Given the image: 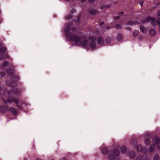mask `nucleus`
<instances>
[{
	"label": "nucleus",
	"mask_w": 160,
	"mask_h": 160,
	"mask_svg": "<svg viewBox=\"0 0 160 160\" xmlns=\"http://www.w3.org/2000/svg\"><path fill=\"white\" fill-rule=\"evenodd\" d=\"M102 37H101V36L99 37L98 38V40H97L98 43L99 44H102Z\"/></svg>",
	"instance_id": "aec40b11"
},
{
	"label": "nucleus",
	"mask_w": 160,
	"mask_h": 160,
	"mask_svg": "<svg viewBox=\"0 0 160 160\" xmlns=\"http://www.w3.org/2000/svg\"><path fill=\"white\" fill-rule=\"evenodd\" d=\"M62 160H67V159L66 158L63 157L62 158Z\"/></svg>",
	"instance_id": "c03bdc74"
},
{
	"label": "nucleus",
	"mask_w": 160,
	"mask_h": 160,
	"mask_svg": "<svg viewBox=\"0 0 160 160\" xmlns=\"http://www.w3.org/2000/svg\"><path fill=\"white\" fill-rule=\"evenodd\" d=\"M159 156L158 154H156L153 159V160H158Z\"/></svg>",
	"instance_id": "a878e982"
},
{
	"label": "nucleus",
	"mask_w": 160,
	"mask_h": 160,
	"mask_svg": "<svg viewBox=\"0 0 160 160\" xmlns=\"http://www.w3.org/2000/svg\"><path fill=\"white\" fill-rule=\"evenodd\" d=\"M72 18V17L71 15H69V16H68L67 17V18L68 19H70V18Z\"/></svg>",
	"instance_id": "ea45409f"
},
{
	"label": "nucleus",
	"mask_w": 160,
	"mask_h": 160,
	"mask_svg": "<svg viewBox=\"0 0 160 160\" xmlns=\"http://www.w3.org/2000/svg\"><path fill=\"white\" fill-rule=\"evenodd\" d=\"M20 92V91L17 89H11L10 91L8 92L9 96L5 100L6 101H8L9 99H12V98H13L14 97V95H18Z\"/></svg>",
	"instance_id": "7ed1b4c3"
},
{
	"label": "nucleus",
	"mask_w": 160,
	"mask_h": 160,
	"mask_svg": "<svg viewBox=\"0 0 160 160\" xmlns=\"http://www.w3.org/2000/svg\"><path fill=\"white\" fill-rule=\"evenodd\" d=\"M2 18H0V24L2 23Z\"/></svg>",
	"instance_id": "49530a36"
},
{
	"label": "nucleus",
	"mask_w": 160,
	"mask_h": 160,
	"mask_svg": "<svg viewBox=\"0 0 160 160\" xmlns=\"http://www.w3.org/2000/svg\"><path fill=\"white\" fill-rule=\"evenodd\" d=\"M3 44L2 43H0V52L4 53L6 51L7 48L5 47H2Z\"/></svg>",
	"instance_id": "9b49d317"
},
{
	"label": "nucleus",
	"mask_w": 160,
	"mask_h": 160,
	"mask_svg": "<svg viewBox=\"0 0 160 160\" xmlns=\"http://www.w3.org/2000/svg\"><path fill=\"white\" fill-rule=\"evenodd\" d=\"M120 154L119 149H115L114 150V153L110 154L109 155V159L111 160H113L115 159L116 157H118Z\"/></svg>",
	"instance_id": "39448f33"
},
{
	"label": "nucleus",
	"mask_w": 160,
	"mask_h": 160,
	"mask_svg": "<svg viewBox=\"0 0 160 160\" xmlns=\"http://www.w3.org/2000/svg\"><path fill=\"white\" fill-rule=\"evenodd\" d=\"M157 14L158 17L160 16V10H158L157 11Z\"/></svg>",
	"instance_id": "f704fd0d"
},
{
	"label": "nucleus",
	"mask_w": 160,
	"mask_h": 160,
	"mask_svg": "<svg viewBox=\"0 0 160 160\" xmlns=\"http://www.w3.org/2000/svg\"><path fill=\"white\" fill-rule=\"evenodd\" d=\"M0 77H4L5 75V74L4 72H2L0 73Z\"/></svg>",
	"instance_id": "72a5a7b5"
},
{
	"label": "nucleus",
	"mask_w": 160,
	"mask_h": 160,
	"mask_svg": "<svg viewBox=\"0 0 160 160\" xmlns=\"http://www.w3.org/2000/svg\"><path fill=\"white\" fill-rule=\"evenodd\" d=\"M145 160H149V159H146Z\"/></svg>",
	"instance_id": "864d4df0"
},
{
	"label": "nucleus",
	"mask_w": 160,
	"mask_h": 160,
	"mask_svg": "<svg viewBox=\"0 0 160 160\" xmlns=\"http://www.w3.org/2000/svg\"><path fill=\"white\" fill-rule=\"evenodd\" d=\"M130 157L131 158H133L135 156V152L134 151H131L130 152Z\"/></svg>",
	"instance_id": "dca6fc26"
},
{
	"label": "nucleus",
	"mask_w": 160,
	"mask_h": 160,
	"mask_svg": "<svg viewBox=\"0 0 160 160\" xmlns=\"http://www.w3.org/2000/svg\"><path fill=\"white\" fill-rule=\"evenodd\" d=\"M2 88L0 86V92L1 91H2Z\"/></svg>",
	"instance_id": "de8ad7c7"
},
{
	"label": "nucleus",
	"mask_w": 160,
	"mask_h": 160,
	"mask_svg": "<svg viewBox=\"0 0 160 160\" xmlns=\"http://www.w3.org/2000/svg\"><path fill=\"white\" fill-rule=\"evenodd\" d=\"M11 112L13 114L16 115L18 113L16 109L13 107H11L10 109Z\"/></svg>",
	"instance_id": "ddd939ff"
},
{
	"label": "nucleus",
	"mask_w": 160,
	"mask_h": 160,
	"mask_svg": "<svg viewBox=\"0 0 160 160\" xmlns=\"http://www.w3.org/2000/svg\"><path fill=\"white\" fill-rule=\"evenodd\" d=\"M111 6V4H108V5H103L101 7H100V8L102 9H103L104 8H110Z\"/></svg>",
	"instance_id": "412c9836"
},
{
	"label": "nucleus",
	"mask_w": 160,
	"mask_h": 160,
	"mask_svg": "<svg viewBox=\"0 0 160 160\" xmlns=\"http://www.w3.org/2000/svg\"><path fill=\"white\" fill-rule=\"evenodd\" d=\"M143 158V156L140 155L137 158L136 160H141Z\"/></svg>",
	"instance_id": "c756f323"
},
{
	"label": "nucleus",
	"mask_w": 160,
	"mask_h": 160,
	"mask_svg": "<svg viewBox=\"0 0 160 160\" xmlns=\"http://www.w3.org/2000/svg\"><path fill=\"white\" fill-rule=\"evenodd\" d=\"M142 148L141 145L138 144L137 146V150L138 152H141L142 150Z\"/></svg>",
	"instance_id": "f3484780"
},
{
	"label": "nucleus",
	"mask_w": 160,
	"mask_h": 160,
	"mask_svg": "<svg viewBox=\"0 0 160 160\" xmlns=\"http://www.w3.org/2000/svg\"><path fill=\"white\" fill-rule=\"evenodd\" d=\"M7 70H12V69H7Z\"/></svg>",
	"instance_id": "8fccbe9b"
},
{
	"label": "nucleus",
	"mask_w": 160,
	"mask_h": 160,
	"mask_svg": "<svg viewBox=\"0 0 160 160\" xmlns=\"http://www.w3.org/2000/svg\"><path fill=\"white\" fill-rule=\"evenodd\" d=\"M126 29L129 31H131V29L130 27H127L126 28Z\"/></svg>",
	"instance_id": "e433bc0d"
},
{
	"label": "nucleus",
	"mask_w": 160,
	"mask_h": 160,
	"mask_svg": "<svg viewBox=\"0 0 160 160\" xmlns=\"http://www.w3.org/2000/svg\"><path fill=\"white\" fill-rule=\"evenodd\" d=\"M88 0L93 3H94V0Z\"/></svg>",
	"instance_id": "a19ab883"
},
{
	"label": "nucleus",
	"mask_w": 160,
	"mask_h": 160,
	"mask_svg": "<svg viewBox=\"0 0 160 160\" xmlns=\"http://www.w3.org/2000/svg\"><path fill=\"white\" fill-rule=\"evenodd\" d=\"M120 18V16H118L117 17H115L114 19H119Z\"/></svg>",
	"instance_id": "4c0bfd02"
},
{
	"label": "nucleus",
	"mask_w": 160,
	"mask_h": 160,
	"mask_svg": "<svg viewBox=\"0 0 160 160\" xmlns=\"http://www.w3.org/2000/svg\"><path fill=\"white\" fill-rule=\"evenodd\" d=\"M65 1H69L70 0H65Z\"/></svg>",
	"instance_id": "3c124183"
},
{
	"label": "nucleus",
	"mask_w": 160,
	"mask_h": 160,
	"mask_svg": "<svg viewBox=\"0 0 160 160\" xmlns=\"http://www.w3.org/2000/svg\"><path fill=\"white\" fill-rule=\"evenodd\" d=\"M0 110L3 113H4L6 112V110L5 108L3 107H1Z\"/></svg>",
	"instance_id": "cd10ccee"
},
{
	"label": "nucleus",
	"mask_w": 160,
	"mask_h": 160,
	"mask_svg": "<svg viewBox=\"0 0 160 160\" xmlns=\"http://www.w3.org/2000/svg\"><path fill=\"white\" fill-rule=\"evenodd\" d=\"M111 28V27H109V26H108V27H106V29H110V28Z\"/></svg>",
	"instance_id": "37998d69"
},
{
	"label": "nucleus",
	"mask_w": 160,
	"mask_h": 160,
	"mask_svg": "<svg viewBox=\"0 0 160 160\" xmlns=\"http://www.w3.org/2000/svg\"><path fill=\"white\" fill-rule=\"evenodd\" d=\"M106 41L107 43H110L111 41V39L110 38V37H107L106 38Z\"/></svg>",
	"instance_id": "393cba45"
},
{
	"label": "nucleus",
	"mask_w": 160,
	"mask_h": 160,
	"mask_svg": "<svg viewBox=\"0 0 160 160\" xmlns=\"http://www.w3.org/2000/svg\"><path fill=\"white\" fill-rule=\"evenodd\" d=\"M150 21L151 22V24L153 26H156L157 24H158L159 26V30L160 32V22L159 21H155V18H152L150 16H148L146 17L145 19L143 20L142 21V23H148Z\"/></svg>",
	"instance_id": "f03ea898"
},
{
	"label": "nucleus",
	"mask_w": 160,
	"mask_h": 160,
	"mask_svg": "<svg viewBox=\"0 0 160 160\" xmlns=\"http://www.w3.org/2000/svg\"><path fill=\"white\" fill-rule=\"evenodd\" d=\"M135 24V22L134 23H133L132 21H130V22H128L126 24V25H129L132 26V25L133 24Z\"/></svg>",
	"instance_id": "7c9ffc66"
},
{
	"label": "nucleus",
	"mask_w": 160,
	"mask_h": 160,
	"mask_svg": "<svg viewBox=\"0 0 160 160\" xmlns=\"http://www.w3.org/2000/svg\"><path fill=\"white\" fill-rule=\"evenodd\" d=\"M3 101L5 104L7 103H11L12 102H14L17 104L16 106L19 108L21 110L23 109L22 107L18 104L19 103L18 101L16 98H12V99H9L8 101H6L5 99H4L3 100Z\"/></svg>",
	"instance_id": "20e7f679"
},
{
	"label": "nucleus",
	"mask_w": 160,
	"mask_h": 160,
	"mask_svg": "<svg viewBox=\"0 0 160 160\" xmlns=\"http://www.w3.org/2000/svg\"><path fill=\"white\" fill-rule=\"evenodd\" d=\"M149 33L151 36H154L156 34V31L154 29H151L149 31Z\"/></svg>",
	"instance_id": "4468645a"
},
{
	"label": "nucleus",
	"mask_w": 160,
	"mask_h": 160,
	"mask_svg": "<svg viewBox=\"0 0 160 160\" xmlns=\"http://www.w3.org/2000/svg\"><path fill=\"white\" fill-rule=\"evenodd\" d=\"M72 22L74 21V22H76V21H77V20H76V19H73L72 20Z\"/></svg>",
	"instance_id": "79ce46f5"
},
{
	"label": "nucleus",
	"mask_w": 160,
	"mask_h": 160,
	"mask_svg": "<svg viewBox=\"0 0 160 160\" xmlns=\"http://www.w3.org/2000/svg\"><path fill=\"white\" fill-rule=\"evenodd\" d=\"M5 56L3 54H0V61L3 60L4 59Z\"/></svg>",
	"instance_id": "bb28decb"
},
{
	"label": "nucleus",
	"mask_w": 160,
	"mask_h": 160,
	"mask_svg": "<svg viewBox=\"0 0 160 160\" xmlns=\"http://www.w3.org/2000/svg\"><path fill=\"white\" fill-rule=\"evenodd\" d=\"M89 47L93 50L96 47V39H92L88 43Z\"/></svg>",
	"instance_id": "6e6552de"
},
{
	"label": "nucleus",
	"mask_w": 160,
	"mask_h": 160,
	"mask_svg": "<svg viewBox=\"0 0 160 160\" xmlns=\"http://www.w3.org/2000/svg\"><path fill=\"white\" fill-rule=\"evenodd\" d=\"M7 74L11 78H13L15 80H18L19 79V76L16 75H15L13 71H7Z\"/></svg>",
	"instance_id": "0eeeda50"
},
{
	"label": "nucleus",
	"mask_w": 160,
	"mask_h": 160,
	"mask_svg": "<svg viewBox=\"0 0 160 160\" xmlns=\"http://www.w3.org/2000/svg\"><path fill=\"white\" fill-rule=\"evenodd\" d=\"M155 148V145L154 144L151 145L149 149V151L150 152H152L153 151Z\"/></svg>",
	"instance_id": "4be33fe9"
},
{
	"label": "nucleus",
	"mask_w": 160,
	"mask_h": 160,
	"mask_svg": "<svg viewBox=\"0 0 160 160\" xmlns=\"http://www.w3.org/2000/svg\"><path fill=\"white\" fill-rule=\"evenodd\" d=\"M143 2V0H141V1L139 3V4L141 7H142V6Z\"/></svg>",
	"instance_id": "c9c22d12"
},
{
	"label": "nucleus",
	"mask_w": 160,
	"mask_h": 160,
	"mask_svg": "<svg viewBox=\"0 0 160 160\" xmlns=\"http://www.w3.org/2000/svg\"><path fill=\"white\" fill-rule=\"evenodd\" d=\"M150 142V141L149 139H147L145 140V143L146 145H149Z\"/></svg>",
	"instance_id": "b1692460"
},
{
	"label": "nucleus",
	"mask_w": 160,
	"mask_h": 160,
	"mask_svg": "<svg viewBox=\"0 0 160 160\" xmlns=\"http://www.w3.org/2000/svg\"><path fill=\"white\" fill-rule=\"evenodd\" d=\"M71 23L66 24L64 29L65 36L68 38H70L71 41H74L78 45H81L84 47H86L88 44V41L83 39L81 41V39L78 36L75 35L74 32L76 31L77 28L75 27H71Z\"/></svg>",
	"instance_id": "f257e3e1"
},
{
	"label": "nucleus",
	"mask_w": 160,
	"mask_h": 160,
	"mask_svg": "<svg viewBox=\"0 0 160 160\" xmlns=\"http://www.w3.org/2000/svg\"><path fill=\"white\" fill-rule=\"evenodd\" d=\"M81 17V14H79L77 17V22L78 23H79L80 22V20Z\"/></svg>",
	"instance_id": "c85d7f7f"
},
{
	"label": "nucleus",
	"mask_w": 160,
	"mask_h": 160,
	"mask_svg": "<svg viewBox=\"0 0 160 160\" xmlns=\"http://www.w3.org/2000/svg\"><path fill=\"white\" fill-rule=\"evenodd\" d=\"M158 5H159V4H160V3H158Z\"/></svg>",
	"instance_id": "603ef678"
},
{
	"label": "nucleus",
	"mask_w": 160,
	"mask_h": 160,
	"mask_svg": "<svg viewBox=\"0 0 160 160\" xmlns=\"http://www.w3.org/2000/svg\"><path fill=\"white\" fill-rule=\"evenodd\" d=\"M88 11L90 14L92 15H95L99 12V11L96 9H89Z\"/></svg>",
	"instance_id": "9d476101"
},
{
	"label": "nucleus",
	"mask_w": 160,
	"mask_h": 160,
	"mask_svg": "<svg viewBox=\"0 0 160 160\" xmlns=\"http://www.w3.org/2000/svg\"><path fill=\"white\" fill-rule=\"evenodd\" d=\"M116 28L117 29H120L122 28V26L119 24H117L116 25Z\"/></svg>",
	"instance_id": "2f4dec72"
},
{
	"label": "nucleus",
	"mask_w": 160,
	"mask_h": 160,
	"mask_svg": "<svg viewBox=\"0 0 160 160\" xmlns=\"http://www.w3.org/2000/svg\"><path fill=\"white\" fill-rule=\"evenodd\" d=\"M124 14V12H123V11H122L121 12H120V14L122 15H123V14Z\"/></svg>",
	"instance_id": "a18cd8bd"
},
{
	"label": "nucleus",
	"mask_w": 160,
	"mask_h": 160,
	"mask_svg": "<svg viewBox=\"0 0 160 160\" xmlns=\"http://www.w3.org/2000/svg\"><path fill=\"white\" fill-rule=\"evenodd\" d=\"M139 34V31L137 30H135L133 32V35L134 37H136Z\"/></svg>",
	"instance_id": "5701e85b"
},
{
	"label": "nucleus",
	"mask_w": 160,
	"mask_h": 160,
	"mask_svg": "<svg viewBox=\"0 0 160 160\" xmlns=\"http://www.w3.org/2000/svg\"><path fill=\"white\" fill-rule=\"evenodd\" d=\"M104 23V22H101L100 24H99V25H100V26H102V25H103Z\"/></svg>",
	"instance_id": "58836bf2"
},
{
	"label": "nucleus",
	"mask_w": 160,
	"mask_h": 160,
	"mask_svg": "<svg viewBox=\"0 0 160 160\" xmlns=\"http://www.w3.org/2000/svg\"><path fill=\"white\" fill-rule=\"evenodd\" d=\"M8 62L7 61H5L2 64L4 66H8Z\"/></svg>",
	"instance_id": "473e14b6"
},
{
	"label": "nucleus",
	"mask_w": 160,
	"mask_h": 160,
	"mask_svg": "<svg viewBox=\"0 0 160 160\" xmlns=\"http://www.w3.org/2000/svg\"><path fill=\"white\" fill-rule=\"evenodd\" d=\"M126 151V148L124 146H122L121 148V152L122 154H124Z\"/></svg>",
	"instance_id": "2eb2a0df"
},
{
	"label": "nucleus",
	"mask_w": 160,
	"mask_h": 160,
	"mask_svg": "<svg viewBox=\"0 0 160 160\" xmlns=\"http://www.w3.org/2000/svg\"><path fill=\"white\" fill-rule=\"evenodd\" d=\"M108 151V149L106 148H103L102 149V153L104 154H107Z\"/></svg>",
	"instance_id": "a211bd4d"
},
{
	"label": "nucleus",
	"mask_w": 160,
	"mask_h": 160,
	"mask_svg": "<svg viewBox=\"0 0 160 160\" xmlns=\"http://www.w3.org/2000/svg\"><path fill=\"white\" fill-rule=\"evenodd\" d=\"M153 142L158 146H160V137L155 136L153 138Z\"/></svg>",
	"instance_id": "1a4fd4ad"
},
{
	"label": "nucleus",
	"mask_w": 160,
	"mask_h": 160,
	"mask_svg": "<svg viewBox=\"0 0 160 160\" xmlns=\"http://www.w3.org/2000/svg\"><path fill=\"white\" fill-rule=\"evenodd\" d=\"M6 84L7 86L12 87H15L18 85V83L17 82L11 81L10 80H6Z\"/></svg>",
	"instance_id": "423d86ee"
},
{
	"label": "nucleus",
	"mask_w": 160,
	"mask_h": 160,
	"mask_svg": "<svg viewBox=\"0 0 160 160\" xmlns=\"http://www.w3.org/2000/svg\"><path fill=\"white\" fill-rule=\"evenodd\" d=\"M140 31L143 33H145L147 31V28L142 25L140 26Z\"/></svg>",
	"instance_id": "f8f14e48"
},
{
	"label": "nucleus",
	"mask_w": 160,
	"mask_h": 160,
	"mask_svg": "<svg viewBox=\"0 0 160 160\" xmlns=\"http://www.w3.org/2000/svg\"><path fill=\"white\" fill-rule=\"evenodd\" d=\"M82 2H85L86 1V0H81Z\"/></svg>",
	"instance_id": "09e8293b"
},
{
	"label": "nucleus",
	"mask_w": 160,
	"mask_h": 160,
	"mask_svg": "<svg viewBox=\"0 0 160 160\" xmlns=\"http://www.w3.org/2000/svg\"><path fill=\"white\" fill-rule=\"evenodd\" d=\"M122 38V35L121 34H118L117 36V39L118 41H120Z\"/></svg>",
	"instance_id": "6ab92c4d"
}]
</instances>
